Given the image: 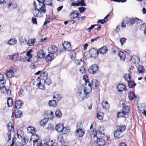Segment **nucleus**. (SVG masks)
<instances>
[{
	"mask_svg": "<svg viewBox=\"0 0 146 146\" xmlns=\"http://www.w3.org/2000/svg\"><path fill=\"white\" fill-rule=\"evenodd\" d=\"M118 55L121 60L124 61L125 60V55L123 52L120 51H119Z\"/></svg>",
	"mask_w": 146,
	"mask_h": 146,
	"instance_id": "obj_32",
	"label": "nucleus"
},
{
	"mask_svg": "<svg viewBox=\"0 0 146 146\" xmlns=\"http://www.w3.org/2000/svg\"><path fill=\"white\" fill-rule=\"evenodd\" d=\"M10 59L12 61H18L19 57L18 54H13L9 56Z\"/></svg>",
	"mask_w": 146,
	"mask_h": 146,
	"instance_id": "obj_21",
	"label": "nucleus"
},
{
	"mask_svg": "<svg viewBox=\"0 0 146 146\" xmlns=\"http://www.w3.org/2000/svg\"><path fill=\"white\" fill-rule=\"evenodd\" d=\"M125 114L124 112H123V111H121L120 112H119L117 114V116L118 117L120 118L121 117H123L125 116Z\"/></svg>",
	"mask_w": 146,
	"mask_h": 146,
	"instance_id": "obj_56",
	"label": "nucleus"
},
{
	"mask_svg": "<svg viewBox=\"0 0 146 146\" xmlns=\"http://www.w3.org/2000/svg\"><path fill=\"white\" fill-rule=\"evenodd\" d=\"M146 24H143L141 25H140V29L141 30H145L146 28Z\"/></svg>",
	"mask_w": 146,
	"mask_h": 146,
	"instance_id": "obj_60",
	"label": "nucleus"
},
{
	"mask_svg": "<svg viewBox=\"0 0 146 146\" xmlns=\"http://www.w3.org/2000/svg\"><path fill=\"white\" fill-rule=\"evenodd\" d=\"M55 114L56 116L59 118L62 115L60 110H58L56 111Z\"/></svg>",
	"mask_w": 146,
	"mask_h": 146,
	"instance_id": "obj_51",
	"label": "nucleus"
},
{
	"mask_svg": "<svg viewBox=\"0 0 146 146\" xmlns=\"http://www.w3.org/2000/svg\"><path fill=\"white\" fill-rule=\"evenodd\" d=\"M48 53L53 55L56 54L57 53L58 48L57 46L54 45H50L48 48Z\"/></svg>",
	"mask_w": 146,
	"mask_h": 146,
	"instance_id": "obj_7",
	"label": "nucleus"
},
{
	"mask_svg": "<svg viewBox=\"0 0 146 146\" xmlns=\"http://www.w3.org/2000/svg\"><path fill=\"white\" fill-rule=\"evenodd\" d=\"M48 121V120L47 118H44L40 122L41 125L42 126H44L46 123Z\"/></svg>",
	"mask_w": 146,
	"mask_h": 146,
	"instance_id": "obj_57",
	"label": "nucleus"
},
{
	"mask_svg": "<svg viewBox=\"0 0 146 146\" xmlns=\"http://www.w3.org/2000/svg\"><path fill=\"white\" fill-rule=\"evenodd\" d=\"M17 42V40L14 38H12L9 39L8 41V44L10 45H14Z\"/></svg>",
	"mask_w": 146,
	"mask_h": 146,
	"instance_id": "obj_35",
	"label": "nucleus"
},
{
	"mask_svg": "<svg viewBox=\"0 0 146 146\" xmlns=\"http://www.w3.org/2000/svg\"><path fill=\"white\" fill-rule=\"evenodd\" d=\"M79 5H80L82 6H86V4L84 3V0H81L80 1H78Z\"/></svg>",
	"mask_w": 146,
	"mask_h": 146,
	"instance_id": "obj_61",
	"label": "nucleus"
},
{
	"mask_svg": "<svg viewBox=\"0 0 146 146\" xmlns=\"http://www.w3.org/2000/svg\"><path fill=\"white\" fill-rule=\"evenodd\" d=\"M131 60L135 64H138L140 61V59L136 56H133L131 57Z\"/></svg>",
	"mask_w": 146,
	"mask_h": 146,
	"instance_id": "obj_20",
	"label": "nucleus"
},
{
	"mask_svg": "<svg viewBox=\"0 0 146 146\" xmlns=\"http://www.w3.org/2000/svg\"><path fill=\"white\" fill-rule=\"evenodd\" d=\"M23 104V103L22 101L20 100H17L15 102V108L17 109H19L22 107Z\"/></svg>",
	"mask_w": 146,
	"mask_h": 146,
	"instance_id": "obj_22",
	"label": "nucleus"
},
{
	"mask_svg": "<svg viewBox=\"0 0 146 146\" xmlns=\"http://www.w3.org/2000/svg\"><path fill=\"white\" fill-rule=\"evenodd\" d=\"M86 10V8L85 7H82L79 8V10L81 13H84Z\"/></svg>",
	"mask_w": 146,
	"mask_h": 146,
	"instance_id": "obj_64",
	"label": "nucleus"
},
{
	"mask_svg": "<svg viewBox=\"0 0 146 146\" xmlns=\"http://www.w3.org/2000/svg\"><path fill=\"white\" fill-rule=\"evenodd\" d=\"M28 132L31 134H33L35 133L36 131L35 128L31 126H30L27 128Z\"/></svg>",
	"mask_w": 146,
	"mask_h": 146,
	"instance_id": "obj_23",
	"label": "nucleus"
},
{
	"mask_svg": "<svg viewBox=\"0 0 146 146\" xmlns=\"http://www.w3.org/2000/svg\"><path fill=\"white\" fill-rule=\"evenodd\" d=\"M70 56L71 59H74L76 56V52L74 50L71 51L70 53Z\"/></svg>",
	"mask_w": 146,
	"mask_h": 146,
	"instance_id": "obj_50",
	"label": "nucleus"
},
{
	"mask_svg": "<svg viewBox=\"0 0 146 146\" xmlns=\"http://www.w3.org/2000/svg\"><path fill=\"white\" fill-rule=\"evenodd\" d=\"M89 52L90 56L92 58H96L98 57V52L94 48H91L89 50Z\"/></svg>",
	"mask_w": 146,
	"mask_h": 146,
	"instance_id": "obj_9",
	"label": "nucleus"
},
{
	"mask_svg": "<svg viewBox=\"0 0 146 146\" xmlns=\"http://www.w3.org/2000/svg\"><path fill=\"white\" fill-rule=\"evenodd\" d=\"M117 88L119 91L121 92L125 89V85L123 84H119L117 85Z\"/></svg>",
	"mask_w": 146,
	"mask_h": 146,
	"instance_id": "obj_34",
	"label": "nucleus"
},
{
	"mask_svg": "<svg viewBox=\"0 0 146 146\" xmlns=\"http://www.w3.org/2000/svg\"><path fill=\"white\" fill-rule=\"evenodd\" d=\"M125 20H126L125 22L127 24L130 25H132L135 22L139 23L141 21V19L137 18H130L129 19H128L127 18H125Z\"/></svg>",
	"mask_w": 146,
	"mask_h": 146,
	"instance_id": "obj_5",
	"label": "nucleus"
},
{
	"mask_svg": "<svg viewBox=\"0 0 146 146\" xmlns=\"http://www.w3.org/2000/svg\"><path fill=\"white\" fill-rule=\"evenodd\" d=\"M98 25V24L92 25L91 26V27H90L86 28V30L87 31H88L89 32H90L92 29L94 28L95 27V26H97Z\"/></svg>",
	"mask_w": 146,
	"mask_h": 146,
	"instance_id": "obj_59",
	"label": "nucleus"
},
{
	"mask_svg": "<svg viewBox=\"0 0 146 146\" xmlns=\"http://www.w3.org/2000/svg\"><path fill=\"white\" fill-rule=\"evenodd\" d=\"M31 21L34 24H36L37 23L36 18L33 17Z\"/></svg>",
	"mask_w": 146,
	"mask_h": 146,
	"instance_id": "obj_63",
	"label": "nucleus"
},
{
	"mask_svg": "<svg viewBox=\"0 0 146 146\" xmlns=\"http://www.w3.org/2000/svg\"><path fill=\"white\" fill-rule=\"evenodd\" d=\"M33 51L32 49H30L27 52L26 55L29 57V58L27 60L28 62L32 61L31 58H32L33 56L31 53L33 52Z\"/></svg>",
	"mask_w": 146,
	"mask_h": 146,
	"instance_id": "obj_24",
	"label": "nucleus"
},
{
	"mask_svg": "<svg viewBox=\"0 0 146 146\" xmlns=\"http://www.w3.org/2000/svg\"><path fill=\"white\" fill-rule=\"evenodd\" d=\"M122 111L126 114L129 113V107L128 106H125L123 108Z\"/></svg>",
	"mask_w": 146,
	"mask_h": 146,
	"instance_id": "obj_49",
	"label": "nucleus"
},
{
	"mask_svg": "<svg viewBox=\"0 0 146 146\" xmlns=\"http://www.w3.org/2000/svg\"><path fill=\"white\" fill-rule=\"evenodd\" d=\"M8 132L5 135V138L8 141H10L11 139V135L13 133L14 127L13 124L11 122H9L7 125Z\"/></svg>",
	"mask_w": 146,
	"mask_h": 146,
	"instance_id": "obj_2",
	"label": "nucleus"
},
{
	"mask_svg": "<svg viewBox=\"0 0 146 146\" xmlns=\"http://www.w3.org/2000/svg\"><path fill=\"white\" fill-rule=\"evenodd\" d=\"M41 12L44 13H45L46 12V9L45 4L43 3L42 5L40 8Z\"/></svg>",
	"mask_w": 146,
	"mask_h": 146,
	"instance_id": "obj_52",
	"label": "nucleus"
},
{
	"mask_svg": "<svg viewBox=\"0 0 146 146\" xmlns=\"http://www.w3.org/2000/svg\"><path fill=\"white\" fill-rule=\"evenodd\" d=\"M77 130L76 131V135L78 137H82L84 134V130L78 127L77 126Z\"/></svg>",
	"mask_w": 146,
	"mask_h": 146,
	"instance_id": "obj_11",
	"label": "nucleus"
},
{
	"mask_svg": "<svg viewBox=\"0 0 146 146\" xmlns=\"http://www.w3.org/2000/svg\"><path fill=\"white\" fill-rule=\"evenodd\" d=\"M137 69L139 73H142L144 72L145 69L143 66L141 65H139L137 67Z\"/></svg>",
	"mask_w": 146,
	"mask_h": 146,
	"instance_id": "obj_45",
	"label": "nucleus"
},
{
	"mask_svg": "<svg viewBox=\"0 0 146 146\" xmlns=\"http://www.w3.org/2000/svg\"><path fill=\"white\" fill-rule=\"evenodd\" d=\"M99 70V67L96 64L92 65L90 66L88 69L89 72L92 74L96 73Z\"/></svg>",
	"mask_w": 146,
	"mask_h": 146,
	"instance_id": "obj_8",
	"label": "nucleus"
},
{
	"mask_svg": "<svg viewBox=\"0 0 146 146\" xmlns=\"http://www.w3.org/2000/svg\"><path fill=\"white\" fill-rule=\"evenodd\" d=\"M91 88H98L100 86V83L99 82L96 80H92L91 82Z\"/></svg>",
	"mask_w": 146,
	"mask_h": 146,
	"instance_id": "obj_12",
	"label": "nucleus"
},
{
	"mask_svg": "<svg viewBox=\"0 0 146 146\" xmlns=\"http://www.w3.org/2000/svg\"><path fill=\"white\" fill-rule=\"evenodd\" d=\"M121 132L117 130L115 131L114 133V136L115 137L118 138L121 137L122 136V135L121 134Z\"/></svg>",
	"mask_w": 146,
	"mask_h": 146,
	"instance_id": "obj_42",
	"label": "nucleus"
},
{
	"mask_svg": "<svg viewBox=\"0 0 146 146\" xmlns=\"http://www.w3.org/2000/svg\"><path fill=\"white\" fill-rule=\"evenodd\" d=\"M52 0H45L44 3V4H46V5L52 6L53 5Z\"/></svg>",
	"mask_w": 146,
	"mask_h": 146,
	"instance_id": "obj_48",
	"label": "nucleus"
},
{
	"mask_svg": "<svg viewBox=\"0 0 146 146\" xmlns=\"http://www.w3.org/2000/svg\"><path fill=\"white\" fill-rule=\"evenodd\" d=\"M128 97L130 100H132L136 98V96L133 92H131L129 93Z\"/></svg>",
	"mask_w": 146,
	"mask_h": 146,
	"instance_id": "obj_41",
	"label": "nucleus"
},
{
	"mask_svg": "<svg viewBox=\"0 0 146 146\" xmlns=\"http://www.w3.org/2000/svg\"><path fill=\"white\" fill-rule=\"evenodd\" d=\"M40 139L38 135L36 134L33 135L31 138V140L33 141V142Z\"/></svg>",
	"mask_w": 146,
	"mask_h": 146,
	"instance_id": "obj_31",
	"label": "nucleus"
},
{
	"mask_svg": "<svg viewBox=\"0 0 146 146\" xmlns=\"http://www.w3.org/2000/svg\"><path fill=\"white\" fill-rule=\"evenodd\" d=\"M70 131V129L69 127H66L63 128V130L62 132L63 134H67Z\"/></svg>",
	"mask_w": 146,
	"mask_h": 146,
	"instance_id": "obj_38",
	"label": "nucleus"
},
{
	"mask_svg": "<svg viewBox=\"0 0 146 146\" xmlns=\"http://www.w3.org/2000/svg\"><path fill=\"white\" fill-rule=\"evenodd\" d=\"M75 63L77 65H79L82 63V60L81 59L76 60Z\"/></svg>",
	"mask_w": 146,
	"mask_h": 146,
	"instance_id": "obj_62",
	"label": "nucleus"
},
{
	"mask_svg": "<svg viewBox=\"0 0 146 146\" xmlns=\"http://www.w3.org/2000/svg\"><path fill=\"white\" fill-rule=\"evenodd\" d=\"M22 115V113L21 111L17 110L15 111V116L16 118H20Z\"/></svg>",
	"mask_w": 146,
	"mask_h": 146,
	"instance_id": "obj_36",
	"label": "nucleus"
},
{
	"mask_svg": "<svg viewBox=\"0 0 146 146\" xmlns=\"http://www.w3.org/2000/svg\"><path fill=\"white\" fill-rule=\"evenodd\" d=\"M16 71V68L13 67L11 68L6 71V75L8 78L13 77L14 76Z\"/></svg>",
	"mask_w": 146,
	"mask_h": 146,
	"instance_id": "obj_6",
	"label": "nucleus"
},
{
	"mask_svg": "<svg viewBox=\"0 0 146 146\" xmlns=\"http://www.w3.org/2000/svg\"><path fill=\"white\" fill-rule=\"evenodd\" d=\"M34 16L35 17H40L42 16V13L38 9H35L33 11Z\"/></svg>",
	"mask_w": 146,
	"mask_h": 146,
	"instance_id": "obj_15",
	"label": "nucleus"
},
{
	"mask_svg": "<svg viewBox=\"0 0 146 146\" xmlns=\"http://www.w3.org/2000/svg\"><path fill=\"white\" fill-rule=\"evenodd\" d=\"M48 105L50 106L55 107L57 105L56 100H52L49 101L48 103Z\"/></svg>",
	"mask_w": 146,
	"mask_h": 146,
	"instance_id": "obj_28",
	"label": "nucleus"
},
{
	"mask_svg": "<svg viewBox=\"0 0 146 146\" xmlns=\"http://www.w3.org/2000/svg\"><path fill=\"white\" fill-rule=\"evenodd\" d=\"M13 104V100L11 97H9L7 98V104L9 107H11Z\"/></svg>",
	"mask_w": 146,
	"mask_h": 146,
	"instance_id": "obj_37",
	"label": "nucleus"
},
{
	"mask_svg": "<svg viewBox=\"0 0 146 146\" xmlns=\"http://www.w3.org/2000/svg\"><path fill=\"white\" fill-rule=\"evenodd\" d=\"M35 39H30L28 40L27 43L29 46H32L35 44Z\"/></svg>",
	"mask_w": 146,
	"mask_h": 146,
	"instance_id": "obj_33",
	"label": "nucleus"
},
{
	"mask_svg": "<svg viewBox=\"0 0 146 146\" xmlns=\"http://www.w3.org/2000/svg\"><path fill=\"white\" fill-rule=\"evenodd\" d=\"M13 0H5V4L8 8H9L12 5L13 6L14 4L13 3Z\"/></svg>",
	"mask_w": 146,
	"mask_h": 146,
	"instance_id": "obj_25",
	"label": "nucleus"
},
{
	"mask_svg": "<svg viewBox=\"0 0 146 146\" xmlns=\"http://www.w3.org/2000/svg\"><path fill=\"white\" fill-rule=\"evenodd\" d=\"M64 128L63 125L62 124H59L55 127V129L58 132H62Z\"/></svg>",
	"mask_w": 146,
	"mask_h": 146,
	"instance_id": "obj_18",
	"label": "nucleus"
},
{
	"mask_svg": "<svg viewBox=\"0 0 146 146\" xmlns=\"http://www.w3.org/2000/svg\"><path fill=\"white\" fill-rule=\"evenodd\" d=\"M131 75L130 73L126 74L124 76L125 80L127 81H129L131 78Z\"/></svg>",
	"mask_w": 146,
	"mask_h": 146,
	"instance_id": "obj_53",
	"label": "nucleus"
},
{
	"mask_svg": "<svg viewBox=\"0 0 146 146\" xmlns=\"http://www.w3.org/2000/svg\"><path fill=\"white\" fill-rule=\"evenodd\" d=\"M97 135V131L94 129L92 131V133L91 134V136L92 137L93 136V137H94L96 136Z\"/></svg>",
	"mask_w": 146,
	"mask_h": 146,
	"instance_id": "obj_58",
	"label": "nucleus"
},
{
	"mask_svg": "<svg viewBox=\"0 0 146 146\" xmlns=\"http://www.w3.org/2000/svg\"><path fill=\"white\" fill-rule=\"evenodd\" d=\"M108 49L106 46H103L99 49L98 53L101 54H105L108 51Z\"/></svg>",
	"mask_w": 146,
	"mask_h": 146,
	"instance_id": "obj_27",
	"label": "nucleus"
},
{
	"mask_svg": "<svg viewBox=\"0 0 146 146\" xmlns=\"http://www.w3.org/2000/svg\"><path fill=\"white\" fill-rule=\"evenodd\" d=\"M97 138V143L99 146H104L105 144V141L102 138Z\"/></svg>",
	"mask_w": 146,
	"mask_h": 146,
	"instance_id": "obj_17",
	"label": "nucleus"
},
{
	"mask_svg": "<svg viewBox=\"0 0 146 146\" xmlns=\"http://www.w3.org/2000/svg\"><path fill=\"white\" fill-rule=\"evenodd\" d=\"M33 143L34 146H41L42 144V141L41 139H38Z\"/></svg>",
	"mask_w": 146,
	"mask_h": 146,
	"instance_id": "obj_44",
	"label": "nucleus"
},
{
	"mask_svg": "<svg viewBox=\"0 0 146 146\" xmlns=\"http://www.w3.org/2000/svg\"><path fill=\"white\" fill-rule=\"evenodd\" d=\"M79 15V13L78 11H75L71 13L70 15L71 19L77 17Z\"/></svg>",
	"mask_w": 146,
	"mask_h": 146,
	"instance_id": "obj_30",
	"label": "nucleus"
},
{
	"mask_svg": "<svg viewBox=\"0 0 146 146\" xmlns=\"http://www.w3.org/2000/svg\"><path fill=\"white\" fill-rule=\"evenodd\" d=\"M37 57H33V58H35L36 59L34 61H33L34 62H36L37 61L38 58H43L45 55V53L43 50H40L37 52Z\"/></svg>",
	"mask_w": 146,
	"mask_h": 146,
	"instance_id": "obj_10",
	"label": "nucleus"
},
{
	"mask_svg": "<svg viewBox=\"0 0 146 146\" xmlns=\"http://www.w3.org/2000/svg\"><path fill=\"white\" fill-rule=\"evenodd\" d=\"M110 15L108 14L106 16V17L104 18L102 20H99L98 21V24H97L98 25V24L99 23H101V24H104V23L106 22L107 21L108 19V17Z\"/></svg>",
	"mask_w": 146,
	"mask_h": 146,
	"instance_id": "obj_43",
	"label": "nucleus"
},
{
	"mask_svg": "<svg viewBox=\"0 0 146 146\" xmlns=\"http://www.w3.org/2000/svg\"><path fill=\"white\" fill-rule=\"evenodd\" d=\"M128 86L130 88H133L135 86L136 84L134 82L132 81H128Z\"/></svg>",
	"mask_w": 146,
	"mask_h": 146,
	"instance_id": "obj_46",
	"label": "nucleus"
},
{
	"mask_svg": "<svg viewBox=\"0 0 146 146\" xmlns=\"http://www.w3.org/2000/svg\"><path fill=\"white\" fill-rule=\"evenodd\" d=\"M54 58V55L52 54H51L50 53L47 54L45 58V60L47 61H49L53 60Z\"/></svg>",
	"mask_w": 146,
	"mask_h": 146,
	"instance_id": "obj_26",
	"label": "nucleus"
},
{
	"mask_svg": "<svg viewBox=\"0 0 146 146\" xmlns=\"http://www.w3.org/2000/svg\"><path fill=\"white\" fill-rule=\"evenodd\" d=\"M126 129V127L123 125H120L117 127V130L120 132L124 131Z\"/></svg>",
	"mask_w": 146,
	"mask_h": 146,
	"instance_id": "obj_39",
	"label": "nucleus"
},
{
	"mask_svg": "<svg viewBox=\"0 0 146 146\" xmlns=\"http://www.w3.org/2000/svg\"><path fill=\"white\" fill-rule=\"evenodd\" d=\"M52 83L51 80L49 78H46L44 80L41 81V82H39L36 85L40 89L43 90L44 88V83L49 85Z\"/></svg>",
	"mask_w": 146,
	"mask_h": 146,
	"instance_id": "obj_4",
	"label": "nucleus"
},
{
	"mask_svg": "<svg viewBox=\"0 0 146 146\" xmlns=\"http://www.w3.org/2000/svg\"><path fill=\"white\" fill-rule=\"evenodd\" d=\"M57 140L61 143L63 142V141H64V139L63 136L62 135H60L58 136Z\"/></svg>",
	"mask_w": 146,
	"mask_h": 146,
	"instance_id": "obj_55",
	"label": "nucleus"
},
{
	"mask_svg": "<svg viewBox=\"0 0 146 146\" xmlns=\"http://www.w3.org/2000/svg\"><path fill=\"white\" fill-rule=\"evenodd\" d=\"M83 79L85 82L84 87L87 88H88L89 86L91 87V84L89 82L88 77L87 76L85 75H84L83 76Z\"/></svg>",
	"mask_w": 146,
	"mask_h": 146,
	"instance_id": "obj_13",
	"label": "nucleus"
},
{
	"mask_svg": "<svg viewBox=\"0 0 146 146\" xmlns=\"http://www.w3.org/2000/svg\"><path fill=\"white\" fill-rule=\"evenodd\" d=\"M46 114H47L48 118V119H51L53 117V112L50 110L46 111L45 112Z\"/></svg>",
	"mask_w": 146,
	"mask_h": 146,
	"instance_id": "obj_29",
	"label": "nucleus"
},
{
	"mask_svg": "<svg viewBox=\"0 0 146 146\" xmlns=\"http://www.w3.org/2000/svg\"><path fill=\"white\" fill-rule=\"evenodd\" d=\"M63 46L66 50L69 51L71 49V44L68 42H64L63 44Z\"/></svg>",
	"mask_w": 146,
	"mask_h": 146,
	"instance_id": "obj_19",
	"label": "nucleus"
},
{
	"mask_svg": "<svg viewBox=\"0 0 146 146\" xmlns=\"http://www.w3.org/2000/svg\"><path fill=\"white\" fill-rule=\"evenodd\" d=\"M48 73L46 72H43L42 73L40 77H38L37 79L38 80L40 78V80L39 82H41V81L44 80L47 78Z\"/></svg>",
	"mask_w": 146,
	"mask_h": 146,
	"instance_id": "obj_14",
	"label": "nucleus"
},
{
	"mask_svg": "<svg viewBox=\"0 0 146 146\" xmlns=\"http://www.w3.org/2000/svg\"><path fill=\"white\" fill-rule=\"evenodd\" d=\"M91 91V87L88 86V88H84L83 90H79L77 92V95L78 99L80 101H82L88 98L87 95Z\"/></svg>",
	"mask_w": 146,
	"mask_h": 146,
	"instance_id": "obj_1",
	"label": "nucleus"
},
{
	"mask_svg": "<svg viewBox=\"0 0 146 146\" xmlns=\"http://www.w3.org/2000/svg\"><path fill=\"white\" fill-rule=\"evenodd\" d=\"M5 82H0V90L2 93L6 94L7 96H10L11 94V91L10 88H7L5 86Z\"/></svg>",
	"mask_w": 146,
	"mask_h": 146,
	"instance_id": "obj_3",
	"label": "nucleus"
},
{
	"mask_svg": "<svg viewBox=\"0 0 146 146\" xmlns=\"http://www.w3.org/2000/svg\"><path fill=\"white\" fill-rule=\"evenodd\" d=\"M103 108L106 110H108L110 108V106L108 102L106 101H103L102 103Z\"/></svg>",
	"mask_w": 146,
	"mask_h": 146,
	"instance_id": "obj_16",
	"label": "nucleus"
},
{
	"mask_svg": "<svg viewBox=\"0 0 146 146\" xmlns=\"http://www.w3.org/2000/svg\"><path fill=\"white\" fill-rule=\"evenodd\" d=\"M104 115V113L101 112H99L97 113V117L98 119L101 120L103 119V117Z\"/></svg>",
	"mask_w": 146,
	"mask_h": 146,
	"instance_id": "obj_47",
	"label": "nucleus"
},
{
	"mask_svg": "<svg viewBox=\"0 0 146 146\" xmlns=\"http://www.w3.org/2000/svg\"><path fill=\"white\" fill-rule=\"evenodd\" d=\"M23 135V132L22 130L19 129L17 130V135L18 138H21Z\"/></svg>",
	"mask_w": 146,
	"mask_h": 146,
	"instance_id": "obj_40",
	"label": "nucleus"
},
{
	"mask_svg": "<svg viewBox=\"0 0 146 146\" xmlns=\"http://www.w3.org/2000/svg\"><path fill=\"white\" fill-rule=\"evenodd\" d=\"M53 98V99H56L57 101L60 100L61 98V96L59 94H57L54 96Z\"/></svg>",
	"mask_w": 146,
	"mask_h": 146,
	"instance_id": "obj_54",
	"label": "nucleus"
}]
</instances>
